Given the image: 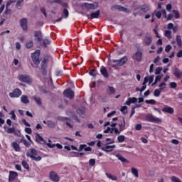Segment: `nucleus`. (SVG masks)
Instances as JSON below:
<instances>
[{
  "mask_svg": "<svg viewBox=\"0 0 182 182\" xmlns=\"http://www.w3.org/2000/svg\"><path fill=\"white\" fill-rule=\"evenodd\" d=\"M50 42H52V41L48 38L44 39L43 40L44 46H48V45H50Z\"/></svg>",
  "mask_w": 182,
  "mask_h": 182,
  "instance_id": "obj_54",
  "label": "nucleus"
},
{
  "mask_svg": "<svg viewBox=\"0 0 182 182\" xmlns=\"http://www.w3.org/2000/svg\"><path fill=\"white\" fill-rule=\"evenodd\" d=\"M171 45H167L165 48V52H166V53H168V52H170V50H171Z\"/></svg>",
  "mask_w": 182,
  "mask_h": 182,
  "instance_id": "obj_62",
  "label": "nucleus"
},
{
  "mask_svg": "<svg viewBox=\"0 0 182 182\" xmlns=\"http://www.w3.org/2000/svg\"><path fill=\"white\" fill-rule=\"evenodd\" d=\"M20 25L23 31H28V19L23 18L20 21Z\"/></svg>",
  "mask_w": 182,
  "mask_h": 182,
  "instance_id": "obj_15",
  "label": "nucleus"
},
{
  "mask_svg": "<svg viewBox=\"0 0 182 182\" xmlns=\"http://www.w3.org/2000/svg\"><path fill=\"white\" fill-rule=\"evenodd\" d=\"M47 126L50 129H53V127L56 126V123H55L53 121L48 120L47 121Z\"/></svg>",
  "mask_w": 182,
  "mask_h": 182,
  "instance_id": "obj_37",
  "label": "nucleus"
},
{
  "mask_svg": "<svg viewBox=\"0 0 182 182\" xmlns=\"http://www.w3.org/2000/svg\"><path fill=\"white\" fill-rule=\"evenodd\" d=\"M145 103H146L147 105H155L156 104V100H146L145 101Z\"/></svg>",
  "mask_w": 182,
  "mask_h": 182,
  "instance_id": "obj_55",
  "label": "nucleus"
},
{
  "mask_svg": "<svg viewBox=\"0 0 182 182\" xmlns=\"http://www.w3.org/2000/svg\"><path fill=\"white\" fill-rule=\"evenodd\" d=\"M100 16V10H97L95 12L91 13V14L87 15L88 19H97Z\"/></svg>",
  "mask_w": 182,
  "mask_h": 182,
  "instance_id": "obj_14",
  "label": "nucleus"
},
{
  "mask_svg": "<svg viewBox=\"0 0 182 182\" xmlns=\"http://www.w3.org/2000/svg\"><path fill=\"white\" fill-rule=\"evenodd\" d=\"M164 35L166 38H168V39H171L172 36H171V31L170 30H166L164 31Z\"/></svg>",
  "mask_w": 182,
  "mask_h": 182,
  "instance_id": "obj_39",
  "label": "nucleus"
},
{
  "mask_svg": "<svg viewBox=\"0 0 182 182\" xmlns=\"http://www.w3.org/2000/svg\"><path fill=\"white\" fill-rule=\"evenodd\" d=\"M26 156L27 157H30V159L35 160V161H41L42 160V156H38V151L35 149H31V150L28 151Z\"/></svg>",
  "mask_w": 182,
  "mask_h": 182,
  "instance_id": "obj_1",
  "label": "nucleus"
},
{
  "mask_svg": "<svg viewBox=\"0 0 182 182\" xmlns=\"http://www.w3.org/2000/svg\"><path fill=\"white\" fill-rule=\"evenodd\" d=\"M162 91H161V90L159 89H156L154 91V96H155V97H159V96H160V94L161 93Z\"/></svg>",
  "mask_w": 182,
  "mask_h": 182,
  "instance_id": "obj_43",
  "label": "nucleus"
},
{
  "mask_svg": "<svg viewBox=\"0 0 182 182\" xmlns=\"http://www.w3.org/2000/svg\"><path fill=\"white\" fill-rule=\"evenodd\" d=\"M171 89H176L177 87V83L172 82L169 84Z\"/></svg>",
  "mask_w": 182,
  "mask_h": 182,
  "instance_id": "obj_61",
  "label": "nucleus"
},
{
  "mask_svg": "<svg viewBox=\"0 0 182 182\" xmlns=\"http://www.w3.org/2000/svg\"><path fill=\"white\" fill-rule=\"evenodd\" d=\"M50 179L51 181L53 182H59L60 181V178H59V176H58V173L55 171L50 172Z\"/></svg>",
  "mask_w": 182,
  "mask_h": 182,
  "instance_id": "obj_13",
  "label": "nucleus"
},
{
  "mask_svg": "<svg viewBox=\"0 0 182 182\" xmlns=\"http://www.w3.org/2000/svg\"><path fill=\"white\" fill-rule=\"evenodd\" d=\"M23 6V0H18L16 2L17 8H22Z\"/></svg>",
  "mask_w": 182,
  "mask_h": 182,
  "instance_id": "obj_45",
  "label": "nucleus"
},
{
  "mask_svg": "<svg viewBox=\"0 0 182 182\" xmlns=\"http://www.w3.org/2000/svg\"><path fill=\"white\" fill-rule=\"evenodd\" d=\"M34 100H36V102L37 103V105H39L40 106L41 105H42V100L41 99V97H34Z\"/></svg>",
  "mask_w": 182,
  "mask_h": 182,
  "instance_id": "obj_51",
  "label": "nucleus"
},
{
  "mask_svg": "<svg viewBox=\"0 0 182 182\" xmlns=\"http://www.w3.org/2000/svg\"><path fill=\"white\" fill-rule=\"evenodd\" d=\"M100 73L104 76V77H109V73H107V70L106 67L102 66L100 68Z\"/></svg>",
  "mask_w": 182,
  "mask_h": 182,
  "instance_id": "obj_21",
  "label": "nucleus"
},
{
  "mask_svg": "<svg viewBox=\"0 0 182 182\" xmlns=\"http://www.w3.org/2000/svg\"><path fill=\"white\" fill-rule=\"evenodd\" d=\"M108 89L109 90V95H114L116 93V90L113 87H108Z\"/></svg>",
  "mask_w": 182,
  "mask_h": 182,
  "instance_id": "obj_52",
  "label": "nucleus"
},
{
  "mask_svg": "<svg viewBox=\"0 0 182 182\" xmlns=\"http://www.w3.org/2000/svg\"><path fill=\"white\" fill-rule=\"evenodd\" d=\"M152 41L153 40H152L151 37L145 36L144 40H143V42L146 46H149V45L151 44Z\"/></svg>",
  "mask_w": 182,
  "mask_h": 182,
  "instance_id": "obj_22",
  "label": "nucleus"
},
{
  "mask_svg": "<svg viewBox=\"0 0 182 182\" xmlns=\"http://www.w3.org/2000/svg\"><path fill=\"white\" fill-rule=\"evenodd\" d=\"M9 97L11 98H18L20 97L22 95V91L19 88H16L13 92H10Z\"/></svg>",
  "mask_w": 182,
  "mask_h": 182,
  "instance_id": "obj_9",
  "label": "nucleus"
},
{
  "mask_svg": "<svg viewBox=\"0 0 182 182\" xmlns=\"http://www.w3.org/2000/svg\"><path fill=\"white\" fill-rule=\"evenodd\" d=\"M176 41L177 42L178 46L181 47L182 46L181 36L177 35L176 37Z\"/></svg>",
  "mask_w": 182,
  "mask_h": 182,
  "instance_id": "obj_33",
  "label": "nucleus"
},
{
  "mask_svg": "<svg viewBox=\"0 0 182 182\" xmlns=\"http://www.w3.org/2000/svg\"><path fill=\"white\" fill-rule=\"evenodd\" d=\"M26 48H28V49L32 48V46H33V41L29 40L28 41H27L26 44Z\"/></svg>",
  "mask_w": 182,
  "mask_h": 182,
  "instance_id": "obj_48",
  "label": "nucleus"
},
{
  "mask_svg": "<svg viewBox=\"0 0 182 182\" xmlns=\"http://www.w3.org/2000/svg\"><path fill=\"white\" fill-rule=\"evenodd\" d=\"M167 86V84L166 82H161L160 85H159V90L161 92H163L164 89H166V87Z\"/></svg>",
  "mask_w": 182,
  "mask_h": 182,
  "instance_id": "obj_41",
  "label": "nucleus"
},
{
  "mask_svg": "<svg viewBox=\"0 0 182 182\" xmlns=\"http://www.w3.org/2000/svg\"><path fill=\"white\" fill-rule=\"evenodd\" d=\"M21 103H23V105H28L29 104V98H28V97L25 95H23L21 97Z\"/></svg>",
  "mask_w": 182,
  "mask_h": 182,
  "instance_id": "obj_25",
  "label": "nucleus"
},
{
  "mask_svg": "<svg viewBox=\"0 0 182 182\" xmlns=\"http://www.w3.org/2000/svg\"><path fill=\"white\" fill-rule=\"evenodd\" d=\"M20 143H23L24 146H26L27 147H31V144L29 143V141H28L24 138L21 139Z\"/></svg>",
  "mask_w": 182,
  "mask_h": 182,
  "instance_id": "obj_40",
  "label": "nucleus"
},
{
  "mask_svg": "<svg viewBox=\"0 0 182 182\" xmlns=\"http://www.w3.org/2000/svg\"><path fill=\"white\" fill-rule=\"evenodd\" d=\"M40 90L41 93H48V90L44 87H40Z\"/></svg>",
  "mask_w": 182,
  "mask_h": 182,
  "instance_id": "obj_64",
  "label": "nucleus"
},
{
  "mask_svg": "<svg viewBox=\"0 0 182 182\" xmlns=\"http://www.w3.org/2000/svg\"><path fill=\"white\" fill-rule=\"evenodd\" d=\"M96 164V159H91L89 160V165L91 166V167H93Z\"/></svg>",
  "mask_w": 182,
  "mask_h": 182,
  "instance_id": "obj_53",
  "label": "nucleus"
},
{
  "mask_svg": "<svg viewBox=\"0 0 182 182\" xmlns=\"http://www.w3.org/2000/svg\"><path fill=\"white\" fill-rule=\"evenodd\" d=\"M114 143V140H112L110 142L106 143L104 146L101 147V150L102 151H105L106 153H112L114 149H116V145H110Z\"/></svg>",
  "mask_w": 182,
  "mask_h": 182,
  "instance_id": "obj_2",
  "label": "nucleus"
},
{
  "mask_svg": "<svg viewBox=\"0 0 182 182\" xmlns=\"http://www.w3.org/2000/svg\"><path fill=\"white\" fill-rule=\"evenodd\" d=\"M172 12L174 14L176 19H178V18H180V13H178L177 10H173Z\"/></svg>",
  "mask_w": 182,
  "mask_h": 182,
  "instance_id": "obj_57",
  "label": "nucleus"
},
{
  "mask_svg": "<svg viewBox=\"0 0 182 182\" xmlns=\"http://www.w3.org/2000/svg\"><path fill=\"white\" fill-rule=\"evenodd\" d=\"M117 140L119 143H123L124 140H126V136H124V135H119L117 137Z\"/></svg>",
  "mask_w": 182,
  "mask_h": 182,
  "instance_id": "obj_42",
  "label": "nucleus"
},
{
  "mask_svg": "<svg viewBox=\"0 0 182 182\" xmlns=\"http://www.w3.org/2000/svg\"><path fill=\"white\" fill-rule=\"evenodd\" d=\"M22 123H23L24 126L27 127H31V124H29V122H26V119H23L21 120Z\"/></svg>",
  "mask_w": 182,
  "mask_h": 182,
  "instance_id": "obj_60",
  "label": "nucleus"
},
{
  "mask_svg": "<svg viewBox=\"0 0 182 182\" xmlns=\"http://www.w3.org/2000/svg\"><path fill=\"white\" fill-rule=\"evenodd\" d=\"M171 182H182L177 176H171Z\"/></svg>",
  "mask_w": 182,
  "mask_h": 182,
  "instance_id": "obj_50",
  "label": "nucleus"
},
{
  "mask_svg": "<svg viewBox=\"0 0 182 182\" xmlns=\"http://www.w3.org/2000/svg\"><path fill=\"white\" fill-rule=\"evenodd\" d=\"M4 129L6 132V133H8L9 134H12V133H15V128H14V127L8 128L6 127H4Z\"/></svg>",
  "mask_w": 182,
  "mask_h": 182,
  "instance_id": "obj_36",
  "label": "nucleus"
},
{
  "mask_svg": "<svg viewBox=\"0 0 182 182\" xmlns=\"http://www.w3.org/2000/svg\"><path fill=\"white\" fill-rule=\"evenodd\" d=\"M141 11L144 12V14H146L150 11V6L147 4H144L141 6Z\"/></svg>",
  "mask_w": 182,
  "mask_h": 182,
  "instance_id": "obj_28",
  "label": "nucleus"
},
{
  "mask_svg": "<svg viewBox=\"0 0 182 182\" xmlns=\"http://www.w3.org/2000/svg\"><path fill=\"white\" fill-rule=\"evenodd\" d=\"M55 75L57 76H62V75H63V71H62V70H57L55 71Z\"/></svg>",
  "mask_w": 182,
  "mask_h": 182,
  "instance_id": "obj_63",
  "label": "nucleus"
},
{
  "mask_svg": "<svg viewBox=\"0 0 182 182\" xmlns=\"http://www.w3.org/2000/svg\"><path fill=\"white\" fill-rule=\"evenodd\" d=\"M58 120H61V122H66L67 126L70 127V129H73V122L72 120L69 119V118L66 117H59Z\"/></svg>",
  "mask_w": 182,
  "mask_h": 182,
  "instance_id": "obj_11",
  "label": "nucleus"
},
{
  "mask_svg": "<svg viewBox=\"0 0 182 182\" xmlns=\"http://www.w3.org/2000/svg\"><path fill=\"white\" fill-rule=\"evenodd\" d=\"M121 112H122V113H123V114H126V113H127V107L122 106L121 107Z\"/></svg>",
  "mask_w": 182,
  "mask_h": 182,
  "instance_id": "obj_59",
  "label": "nucleus"
},
{
  "mask_svg": "<svg viewBox=\"0 0 182 182\" xmlns=\"http://www.w3.org/2000/svg\"><path fill=\"white\" fill-rule=\"evenodd\" d=\"M12 147L14 149L15 151H21V146L16 142L12 143Z\"/></svg>",
  "mask_w": 182,
  "mask_h": 182,
  "instance_id": "obj_31",
  "label": "nucleus"
},
{
  "mask_svg": "<svg viewBox=\"0 0 182 182\" xmlns=\"http://www.w3.org/2000/svg\"><path fill=\"white\" fill-rule=\"evenodd\" d=\"M114 156H115V157H117L118 160H119L120 161H122V163H129V161L124 158V156H123L122 154H113Z\"/></svg>",
  "mask_w": 182,
  "mask_h": 182,
  "instance_id": "obj_19",
  "label": "nucleus"
},
{
  "mask_svg": "<svg viewBox=\"0 0 182 182\" xmlns=\"http://www.w3.org/2000/svg\"><path fill=\"white\" fill-rule=\"evenodd\" d=\"M10 114H11V119H12L13 120H16V114H15V111H14V110H11V111L10 112Z\"/></svg>",
  "mask_w": 182,
  "mask_h": 182,
  "instance_id": "obj_56",
  "label": "nucleus"
},
{
  "mask_svg": "<svg viewBox=\"0 0 182 182\" xmlns=\"http://www.w3.org/2000/svg\"><path fill=\"white\" fill-rule=\"evenodd\" d=\"M131 173L134 177H139V171L136 168L132 167L131 168Z\"/></svg>",
  "mask_w": 182,
  "mask_h": 182,
  "instance_id": "obj_35",
  "label": "nucleus"
},
{
  "mask_svg": "<svg viewBox=\"0 0 182 182\" xmlns=\"http://www.w3.org/2000/svg\"><path fill=\"white\" fill-rule=\"evenodd\" d=\"M82 6H85L87 11H95V9H97V8H99V3H84L82 4Z\"/></svg>",
  "mask_w": 182,
  "mask_h": 182,
  "instance_id": "obj_4",
  "label": "nucleus"
},
{
  "mask_svg": "<svg viewBox=\"0 0 182 182\" xmlns=\"http://www.w3.org/2000/svg\"><path fill=\"white\" fill-rule=\"evenodd\" d=\"M85 110H86L85 107H81L77 109V113L79 116H83V114H85Z\"/></svg>",
  "mask_w": 182,
  "mask_h": 182,
  "instance_id": "obj_30",
  "label": "nucleus"
},
{
  "mask_svg": "<svg viewBox=\"0 0 182 182\" xmlns=\"http://www.w3.org/2000/svg\"><path fill=\"white\" fill-rule=\"evenodd\" d=\"M36 141H37V143H40L41 144L43 143V138L39 135V134H37L36 136Z\"/></svg>",
  "mask_w": 182,
  "mask_h": 182,
  "instance_id": "obj_34",
  "label": "nucleus"
},
{
  "mask_svg": "<svg viewBox=\"0 0 182 182\" xmlns=\"http://www.w3.org/2000/svg\"><path fill=\"white\" fill-rule=\"evenodd\" d=\"M136 102H137V98H136V97H129L126 101L125 105H127V106H130L132 104H134Z\"/></svg>",
  "mask_w": 182,
  "mask_h": 182,
  "instance_id": "obj_20",
  "label": "nucleus"
},
{
  "mask_svg": "<svg viewBox=\"0 0 182 182\" xmlns=\"http://www.w3.org/2000/svg\"><path fill=\"white\" fill-rule=\"evenodd\" d=\"M40 55H41V50H36L31 55V59L35 65H39V63H41V61L39 60Z\"/></svg>",
  "mask_w": 182,
  "mask_h": 182,
  "instance_id": "obj_6",
  "label": "nucleus"
},
{
  "mask_svg": "<svg viewBox=\"0 0 182 182\" xmlns=\"http://www.w3.org/2000/svg\"><path fill=\"white\" fill-rule=\"evenodd\" d=\"M46 62H48V60H46V58H44L41 64V69H45V68H46Z\"/></svg>",
  "mask_w": 182,
  "mask_h": 182,
  "instance_id": "obj_47",
  "label": "nucleus"
},
{
  "mask_svg": "<svg viewBox=\"0 0 182 182\" xmlns=\"http://www.w3.org/2000/svg\"><path fill=\"white\" fill-rule=\"evenodd\" d=\"M128 60L129 59L126 56L122 57L119 60H113L112 63L114 64L112 65V68H116V66H123V65L127 63Z\"/></svg>",
  "mask_w": 182,
  "mask_h": 182,
  "instance_id": "obj_3",
  "label": "nucleus"
},
{
  "mask_svg": "<svg viewBox=\"0 0 182 182\" xmlns=\"http://www.w3.org/2000/svg\"><path fill=\"white\" fill-rule=\"evenodd\" d=\"M149 82V77H145L144 79V82L142 83V87L140 89V92L141 93L142 92H144V90H146V84Z\"/></svg>",
  "mask_w": 182,
  "mask_h": 182,
  "instance_id": "obj_26",
  "label": "nucleus"
},
{
  "mask_svg": "<svg viewBox=\"0 0 182 182\" xmlns=\"http://www.w3.org/2000/svg\"><path fill=\"white\" fill-rule=\"evenodd\" d=\"M162 77H163V75H157L155 77V80H154V83L151 85V86H155V85H157L158 82H161V81Z\"/></svg>",
  "mask_w": 182,
  "mask_h": 182,
  "instance_id": "obj_32",
  "label": "nucleus"
},
{
  "mask_svg": "<svg viewBox=\"0 0 182 182\" xmlns=\"http://www.w3.org/2000/svg\"><path fill=\"white\" fill-rule=\"evenodd\" d=\"M105 176H107V178H109V180H112V181H116L117 180V176L112 175V173H106Z\"/></svg>",
  "mask_w": 182,
  "mask_h": 182,
  "instance_id": "obj_29",
  "label": "nucleus"
},
{
  "mask_svg": "<svg viewBox=\"0 0 182 182\" xmlns=\"http://www.w3.org/2000/svg\"><path fill=\"white\" fill-rule=\"evenodd\" d=\"M119 129L117 128H114V134H120L123 130L126 129V120L123 118L122 122L118 124Z\"/></svg>",
  "mask_w": 182,
  "mask_h": 182,
  "instance_id": "obj_8",
  "label": "nucleus"
},
{
  "mask_svg": "<svg viewBox=\"0 0 182 182\" xmlns=\"http://www.w3.org/2000/svg\"><path fill=\"white\" fill-rule=\"evenodd\" d=\"M162 112L164 113H169V114H173V113H174V109L169 106H165L162 108Z\"/></svg>",
  "mask_w": 182,
  "mask_h": 182,
  "instance_id": "obj_18",
  "label": "nucleus"
},
{
  "mask_svg": "<svg viewBox=\"0 0 182 182\" xmlns=\"http://www.w3.org/2000/svg\"><path fill=\"white\" fill-rule=\"evenodd\" d=\"M115 9L119 11V12H126V14H130V10L126 7H123L120 5H116L114 6Z\"/></svg>",
  "mask_w": 182,
  "mask_h": 182,
  "instance_id": "obj_17",
  "label": "nucleus"
},
{
  "mask_svg": "<svg viewBox=\"0 0 182 182\" xmlns=\"http://www.w3.org/2000/svg\"><path fill=\"white\" fill-rule=\"evenodd\" d=\"M62 16L65 19L68 18L69 17V11H68V9H64L63 11Z\"/></svg>",
  "mask_w": 182,
  "mask_h": 182,
  "instance_id": "obj_38",
  "label": "nucleus"
},
{
  "mask_svg": "<svg viewBox=\"0 0 182 182\" xmlns=\"http://www.w3.org/2000/svg\"><path fill=\"white\" fill-rule=\"evenodd\" d=\"M63 95L65 97H68V99H73V97H75V92L72 90V89L65 90Z\"/></svg>",
  "mask_w": 182,
  "mask_h": 182,
  "instance_id": "obj_12",
  "label": "nucleus"
},
{
  "mask_svg": "<svg viewBox=\"0 0 182 182\" xmlns=\"http://www.w3.org/2000/svg\"><path fill=\"white\" fill-rule=\"evenodd\" d=\"M21 164L23 167H24V168H26V170H29V164H28V162H26V161H23L21 162Z\"/></svg>",
  "mask_w": 182,
  "mask_h": 182,
  "instance_id": "obj_49",
  "label": "nucleus"
},
{
  "mask_svg": "<svg viewBox=\"0 0 182 182\" xmlns=\"http://www.w3.org/2000/svg\"><path fill=\"white\" fill-rule=\"evenodd\" d=\"M146 122H150L151 123H156L158 124L161 123V120L160 119V118L156 117L151 114H148L146 115Z\"/></svg>",
  "mask_w": 182,
  "mask_h": 182,
  "instance_id": "obj_5",
  "label": "nucleus"
},
{
  "mask_svg": "<svg viewBox=\"0 0 182 182\" xmlns=\"http://www.w3.org/2000/svg\"><path fill=\"white\" fill-rule=\"evenodd\" d=\"M133 59L136 60V62H140L143 59V51L139 48L137 49L136 52L134 55Z\"/></svg>",
  "mask_w": 182,
  "mask_h": 182,
  "instance_id": "obj_10",
  "label": "nucleus"
},
{
  "mask_svg": "<svg viewBox=\"0 0 182 182\" xmlns=\"http://www.w3.org/2000/svg\"><path fill=\"white\" fill-rule=\"evenodd\" d=\"M34 36L36 39V41H38V42H41L42 41V31H35Z\"/></svg>",
  "mask_w": 182,
  "mask_h": 182,
  "instance_id": "obj_23",
  "label": "nucleus"
},
{
  "mask_svg": "<svg viewBox=\"0 0 182 182\" xmlns=\"http://www.w3.org/2000/svg\"><path fill=\"white\" fill-rule=\"evenodd\" d=\"M18 78L20 82H23V83H27L28 85L32 83V77L28 75H21Z\"/></svg>",
  "mask_w": 182,
  "mask_h": 182,
  "instance_id": "obj_7",
  "label": "nucleus"
},
{
  "mask_svg": "<svg viewBox=\"0 0 182 182\" xmlns=\"http://www.w3.org/2000/svg\"><path fill=\"white\" fill-rule=\"evenodd\" d=\"M173 75L176 77H178V79H181L182 77V71L180 70L178 68H176Z\"/></svg>",
  "mask_w": 182,
  "mask_h": 182,
  "instance_id": "obj_24",
  "label": "nucleus"
},
{
  "mask_svg": "<svg viewBox=\"0 0 182 182\" xmlns=\"http://www.w3.org/2000/svg\"><path fill=\"white\" fill-rule=\"evenodd\" d=\"M157 29H159V26H155V28H154V33H155L156 38H160L161 36H160V34H159V31H157Z\"/></svg>",
  "mask_w": 182,
  "mask_h": 182,
  "instance_id": "obj_46",
  "label": "nucleus"
},
{
  "mask_svg": "<svg viewBox=\"0 0 182 182\" xmlns=\"http://www.w3.org/2000/svg\"><path fill=\"white\" fill-rule=\"evenodd\" d=\"M146 77H148V82H149V85H151L154 80V75H151L149 77L146 76Z\"/></svg>",
  "mask_w": 182,
  "mask_h": 182,
  "instance_id": "obj_58",
  "label": "nucleus"
},
{
  "mask_svg": "<svg viewBox=\"0 0 182 182\" xmlns=\"http://www.w3.org/2000/svg\"><path fill=\"white\" fill-rule=\"evenodd\" d=\"M161 70H163V68L157 67L155 70V75H157L158 76L160 75Z\"/></svg>",
  "mask_w": 182,
  "mask_h": 182,
  "instance_id": "obj_44",
  "label": "nucleus"
},
{
  "mask_svg": "<svg viewBox=\"0 0 182 182\" xmlns=\"http://www.w3.org/2000/svg\"><path fill=\"white\" fill-rule=\"evenodd\" d=\"M18 177V173L10 171H9V182H12L14 180H16V178Z\"/></svg>",
  "mask_w": 182,
  "mask_h": 182,
  "instance_id": "obj_16",
  "label": "nucleus"
},
{
  "mask_svg": "<svg viewBox=\"0 0 182 182\" xmlns=\"http://www.w3.org/2000/svg\"><path fill=\"white\" fill-rule=\"evenodd\" d=\"M85 150V151H92V148L90 146H87L86 144H80V150Z\"/></svg>",
  "mask_w": 182,
  "mask_h": 182,
  "instance_id": "obj_27",
  "label": "nucleus"
}]
</instances>
